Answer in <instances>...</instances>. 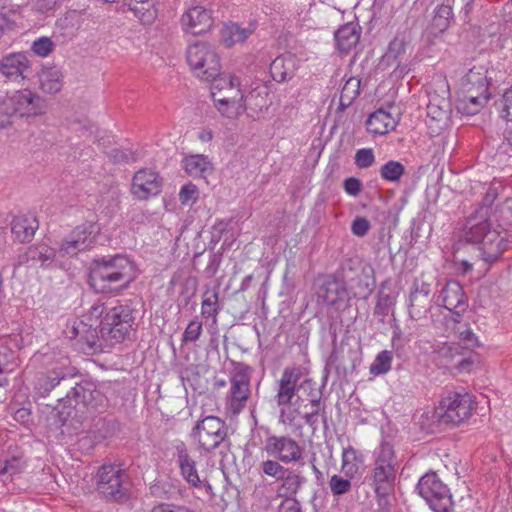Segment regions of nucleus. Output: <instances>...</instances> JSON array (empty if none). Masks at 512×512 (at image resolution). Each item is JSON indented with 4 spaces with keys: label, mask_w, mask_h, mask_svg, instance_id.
Returning <instances> with one entry per match:
<instances>
[{
    "label": "nucleus",
    "mask_w": 512,
    "mask_h": 512,
    "mask_svg": "<svg viewBox=\"0 0 512 512\" xmlns=\"http://www.w3.org/2000/svg\"><path fill=\"white\" fill-rule=\"evenodd\" d=\"M492 216H487V209L479 207L470 215L463 228L456 235L453 245L455 258L461 261L464 272L472 269L473 263L460 258V252L465 248H471L476 252V257L486 263L497 261L507 249L509 241L506 232L492 228Z\"/></svg>",
    "instance_id": "1"
},
{
    "label": "nucleus",
    "mask_w": 512,
    "mask_h": 512,
    "mask_svg": "<svg viewBox=\"0 0 512 512\" xmlns=\"http://www.w3.org/2000/svg\"><path fill=\"white\" fill-rule=\"evenodd\" d=\"M303 396L310 401L312 407L320 406L322 392L317 383L304 375L302 367H286L277 381V392L274 396L281 416L291 406L299 405Z\"/></svg>",
    "instance_id": "2"
},
{
    "label": "nucleus",
    "mask_w": 512,
    "mask_h": 512,
    "mask_svg": "<svg viewBox=\"0 0 512 512\" xmlns=\"http://www.w3.org/2000/svg\"><path fill=\"white\" fill-rule=\"evenodd\" d=\"M130 262L126 257L115 255L94 259L89 274V283L101 293L120 291L131 281Z\"/></svg>",
    "instance_id": "3"
},
{
    "label": "nucleus",
    "mask_w": 512,
    "mask_h": 512,
    "mask_svg": "<svg viewBox=\"0 0 512 512\" xmlns=\"http://www.w3.org/2000/svg\"><path fill=\"white\" fill-rule=\"evenodd\" d=\"M46 112L45 100L30 89L17 90L0 98V128L11 124L12 118H32Z\"/></svg>",
    "instance_id": "4"
},
{
    "label": "nucleus",
    "mask_w": 512,
    "mask_h": 512,
    "mask_svg": "<svg viewBox=\"0 0 512 512\" xmlns=\"http://www.w3.org/2000/svg\"><path fill=\"white\" fill-rule=\"evenodd\" d=\"M210 81H213L211 95L221 114L227 117L236 115L238 109L242 107L241 102L243 101L239 79L235 76L219 73Z\"/></svg>",
    "instance_id": "5"
},
{
    "label": "nucleus",
    "mask_w": 512,
    "mask_h": 512,
    "mask_svg": "<svg viewBox=\"0 0 512 512\" xmlns=\"http://www.w3.org/2000/svg\"><path fill=\"white\" fill-rule=\"evenodd\" d=\"M190 437L197 444L199 450L211 453L227 442L228 428L221 418L208 415L195 423Z\"/></svg>",
    "instance_id": "6"
},
{
    "label": "nucleus",
    "mask_w": 512,
    "mask_h": 512,
    "mask_svg": "<svg viewBox=\"0 0 512 512\" xmlns=\"http://www.w3.org/2000/svg\"><path fill=\"white\" fill-rule=\"evenodd\" d=\"M132 309L128 305H117L108 309L100 321L99 334L110 345L122 342L132 327Z\"/></svg>",
    "instance_id": "7"
},
{
    "label": "nucleus",
    "mask_w": 512,
    "mask_h": 512,
    "mask_svg": "<svg viewBox=\"0 0 512 512\" xmlns=\"http://www.w3.org/2000/svg\"><path fill=\"white\" fill-rule=\"evenodd\" d=\"M472 409L469 394L449 393L434 409L432 419L439 425H459L471 416Z\"/></svg>",
    "instance_id": "8"
},
{
    "label": "nucleus",
    "mask_w": 512,
    "mask_h": 512,
    "mask_svg": "<svg viewBox=\"0 0 512 512\" xmlns=\"http://www.w3.org/2000/svg\"><path fill=\"white\" fill-rule=\"evenodd\" d=\"M398 463L393 446L388 442L381 443L375 451V461L369 480L374 490L394 488Z\"/></svg>",
    "instance_id": "9"
},
{
    "label": "nucleus",
    "mask_w": 512,
    "mask_h": 512,
    "mask_svg": "<svg viewBox=\"0 0 512 512\" xmlns=\"http://www.w3.org/2000/svg\"><path fill=\"white\" fill-rule=\"evenodd\" d=\"M187 62L196 76L210 81L220 71V59L215 49L204 42L190 45L186 53Z\"/></svg>",
    "instance_id": "10"
},
{
    "label": "nucleus",
    "mask_w": 512,
    "mask_h": 512,
    "mask_svg": "<svg viewBox=\"0 0 512 512\" xmlns=\"http://www.w3.org/2000/svg\"><path fill=\"white\" fill-rule=\"evenodd\" d=\"M419 494L434 512H450L454 502L450 490L434 472L426 473L418 482Z\"/></svg>",
    "instance_id": "11"
},
{
    "label": "nucleus",
    "mask_w": 512,
    "mask_h": 512,
    "mask_svg": "<svg viewBox=\"0 0 512 512\" xmlns=\"http://www.w3.org/2000/svg\"><path fill=\"white\" fill-rule=\"evenodd\" d=\"M253 369L243 363H234V372L231 376L230 391L228 396L229 409L233 414H239L247 404L251 396L250 380Z\"/></svg>",
    "instance_id": "12"
},
{
    "label": "nucleus",
    "mask_w": 512,
    "mask_h": 512,
    "mask_svg": "<svg viewBox=\"0 0 512 512\" xmlns=\"http://www.w3.org/2000/svg\"><path fill=\"white\" fill-rule=\"evenodd\" d=\"M127 474L115 465H103L98 471V490L105 498L122 501L128 495Z\"/></svg>",
    "instance_id": "13"
},
{
    "label": "nucleus",
    "mask_w": 512,
    "mask_h": 512,
    "mask_svg": "<svg viewBox=\"0 0 512 512\" xmlns=\"http://www.w3.org/2000/svg\"><path fill=\"white\" fill-rule=\"evenodd\" d=\"M95 223L86 222L77 226L66 236L59 247L63 256H75L79 252L88 250L94 244Z\"/></svg>",
    "instance_id": "14"
},
{
    "label": "nucleus",
    "mask_w": 512,
    "mask_h": 512,
    "mask_svg": "<svg viewBox=\"0 0 512 512\" xmlns=\"http://www.w3.org/2000/svg\"><path fill=\"white\" fill-rule=\"evenodd\" d=\"M265 450L284 464L298 462L303 454L298 442L289 436H269L266 439Z\"/></svg>",
    "instance_id": "15"
},
{
    "label": "nucleus",
    "mask_w": 512,
    "mask_h": 512,
    "mask_svg": "<svg viewBox=\"0 0 512 512\" xmlns=\"http://www.w3.org/2000/svg\"><path fill=\"white\" fill-rule=\"evenodd\" d=\"M316 296L318 303L335 306L338 303H343L348 293L342 280L329 275L318 278L316 282Z\"/></svg>",
    "instance_id": "16"
},
{
    "label": "nucleus",
    "mask_w": 512,
    "mask_h": 512,
    "mask_svg": "<svg viewBox=\"0 0 512 512\" xmlns=\"http://www.w3.org/2000/svg\"><path fill=\"white\" fill-rule=\"evenodd\" d=\"M443 365L454 364L459 371H469L474 364L473 355H467L460 343H442L434 349Z\"/></svg>",
    "instance_id": "17"
},
{
    "label": "nucleus",
    "mask_w": 512,
    "mask_h": 512,
    "mask_svg": "<svg viewBox=\"0 0 512 512\" xmlns=\"http://www.w3.org/2000/svg\"><path fill=\"white\" fill-rule=\"evenodd\" d=\"M30 71V61L23 53H11L0 61V76L6 82L20 83Z\"/></svg>",
    "instance_id": "18"
},
{
    "label": "nucleus",
    "mask_w": 512,
    "mask_h": 512,
    "mask_svg": "<svg viewBox=\"0 0 512 512\" xmlns=\"http://www.w3.org/2000/svg\"><path fill=\"white\" fill-rule=\"evenodd\" d=\"M182 29L190 34L199 35L208 32L213 26L211 12L202 7L189 8L181 17Z\"/></svg>",
    "instance_id": "19"
},
{
    "label": "nucleus",
    "mask_w": 512,
    "mask_h": 512,
    "mask_svg": "<svg viewBox=\"0 0 512 512\" xmlns=\"http://www.w3.org/2000/svg\"><path fill=\"white\" fill-rule=\"evenodd\" d=\"M68 401L74 400L76 404H83L86 407L98 408L104 406L105 395L97 389L92 382H82L76 384L66 393Z\"/></svg>",
    "instance_id": "20"
},
{
    "label": "nucleus",
    "mask_w": 512,
    "mask_h": 512,
    "mask_svg": "<svg viewBox=\"0 0 512 512\" xmlns=\"http://www.w3.org/2000/svg\"><path fill=\"white\" fill-rule=\"evenodd\" d=\"M160 191L161 181L157 173L148 169H141L135 173L131 192L138 199H148L150 196L159 194Z\"/></svg>",
    "instance_id": "21"
},
{
    "label": "nucleus",
    "mask_w": 512,
    "mask_h": 512,
    "mask_svg": "<svg viewBox=\"0 0 512 512\" xmlns=\"http://www.w3.org/2000/svg\"><path fill=\"white\" fill-rule=\"evenodd\" d=\"M438 301L449 311L456 314L464 312L467 308V297L461 284L456 280H449L442 288Z\"/></svg>",
    "instance_id": "22"
},
{
    "label": "nucleus",
    "mask_w": 512,
    "mask_h": 512,
    "mask_svg": "<svg viewBox=\"0 0 512 512\" xmlns=\"http://www.w3.org/2000/svg\"><path fill=\"white\" fill-rule=\"evenodd\" d=\"M70 375L69 369L64 365L53 368L47 371V373H41L35 382V394L39 398H45L57 386L66 384Z\"/></svg>",
    "instance_id": "23"
},
{
    "label": "nucleus",
    "mask_w": 512,
    "mask_h": 512,
    "mask_svg": "<svg viewBox=\"0 0 512 512\" xmlns=\"http://www.w3.org/2000/svg\"><path fill=\"white\" fill-rule=\"evenodd\" d=\"M451 114V105L448 99L433 94L429 98L427 105V118L430 127L435 130H441L449 122Z\"/></svg>",
    "instance_id": "24"
},
{
    "label": "nucleus",
    "mask_w": 512,
    "mask_h": 512,
    "mask_svg": "<svg viewBox=\"0 0 512 512\" xmlns=\"http://www.w3.org/2000/svg\"><path fill=\"white\" fill-rule=\"evenodd\" d=\"M177 462L183 478L193 487L200 488L203 485V481L200 479L196 462L188 452L187 447L184 443H180L176 446Z\"/></svg>",
    "instance_id": "25"
},
{
    "label": "nucleus",
    "mask_w": 512,
    "mask_h": 512,
    "mask_svg": "<svg viewBox=\"0 0 512 512\" xmlns=\"http://www.w3.org/2000/svg\"><path fill=\"white\" fill-rule=\"evenodd\" d=\"M38 220L33 215H18L11 223V232L20 243L30 242L38 229Z\"/></svg>",
    "instance_id": "26"
},
{
    "label": "nucleus",
    "mask_w": 512,
    "mask_h": 512,
    "mask_svg": "<svg viewBox=\"0 0 512 512\" xmlns=\"http://www.w3.org/2000/svg\"><path fill=\"white\" fill-rule=\"evenodd\" d=\"M461 92H488L487 70L483 66H473L461 78Z\"/></svg>",
    "instance_id": "27"
},
{
    "label": "nucleus",
    "mask_w": 512,
    "mask_h": 512,
    "mask_svg": "<svg viewBox=\"0 0 512 512\" xmlns=\"http://www.w3.org/2000/svg\"><path fill=\"white\" fill-rule=\"evenodd\" d=\"M297 70V59L292 54H285L275 58L270 64V73L277 82L291 79Z\"/></svg>",
    "instance_id": "28"
},
{
    "label": "nucleus",
    "mask_w": 512,
    "mask_h": 512,
    "mask_svg": "<svg viewBox=\"0 0 512 512\" xmlns=\"http://www.w3.org/2000/svg\"><path fill=\"white\" fill-rule=\"evenodd\" d=\"M396 125L397 120L382 108L373 112L366 121L367 131L374 135H384L393 130Z\"/></svg>",
    "instance_id": "29"
},
{
    "label": "nucleus",
    "mask_w": 512,
    "mask_h": 512,
    "mask_svg": "<svg viewBox=\"0 0 512 512\" xmlns=\"http://www.w3.org/2000/svg\"><path fill=\"white\" fill-rule=\"evenodd\" d=\"M360 39V27L355 23H347L335 32V41L339 51L350 52Z\"/></svg>",
    "instance_id": "30"
},
{
    "label": "nucleus",
    "mask_w": 512,
    "mask_h": 512,
    "mask_svg": "<svg viewBox=\"0 0 512 512\" xmlns=\"http://www.w3.org/2000/svg\"><path fill=\"white\" fill-rule=\"evenodd\" d=\"M63 86V74L55 66L44 67L39 73V87L48 94L58 93Z\"/></svg>",
    "instance_id": "31"
},
{
    "label": "nucleus",
    "mask_w": 512,
    "mask_h": 512,
    "mask_svg": "<svg viewBox=\"0 0 512 512\" xmlns=\"http://www.w3.org/2000/svg\"><path fill=\"white\" fill-rule=\"evenodd\" d=\"M462 96L457 101V109L466 115L476 114L489 99V93L461 92Z\"/></svg>",
    "instance_id": "32"
},
{
    "label": "nucleus",
    "mask_w": 512,
    "mask_h": 512,
    "mask_svg": "<svg viewBox=\"0 0 512 512\" xmlns=\"http://www.w3.org/2000/svg\"><path fill=\"white\" fill-rule=\"evenodd\" d=\"M245 107L255 113L267 110L271 104L269 99V90L265 85H258L253 88L245 97L243 96Z\"/></svg>",
    "instance_id": "33"
},
{
    "label": "nucleus",
    "mask_w": 512,
    "mask_h": 512,
    "mask_svg": "<svg viewBox=\"0 0 512 512\" xmlns=\"http://www.w3.org/2000/svg\"><path fill=\"white\" fill-rule=\"evenodd\" d=\"M27 261H31L33 265L40 267H49L55 260L56 251L54 248L41 243L30 246L26 251Z\"/></svg>",
    "instance_id": "34"
},
{
    "label": "nucleus",
    "mask_w": 512,
    "mask_h": 512,
    "mask_svg": "<svg viewBox=\"0 0 512 512\" xmlns=\"http://www.w3.org/2000/svg\"><path fill=\"white\" fill-rule=\"evenodd\" d=\"M186 172L193 177H205L206 172L212 169L209 160L203 155H191L184 160Z\"/></svg>",
    "instance_id": "35"
},
{
    "label": "nucleus",
    "mask_w": 512,
    "mask_h": 512,
    "mask_svg": "<svg viewBox=\"0 0 512 512\" xmlns=\"http://www.w3.org/2000/svg\"><path fill=\"white\" fill-rule=\"evenodd\" d=\"M361 80L357 77L349 78L340 93L339 108L344 110L348 108L360 93Z\"/></svg>",
    "instance_id": "36"
},
{
    "label": "nucleus",
    "mask_w": 512,
    "mask_h": 512,
    "mask_svg": "<svg viewBox=\"0 0 512 512\" xmlns=\"http://www.w3.org/2000/svg\"><path fill=\"white\" fill-rule=\"evenodd\" d=\"M280 480H283L280 487V490L283 491L281 495L286 498L295 496L305 483V478L303 476L290 469H288V472L284 474V477L280 478Z\"/></svg>",
    "instance_id": "37"
},
{
    "label": "nucleus",
    "mask_w": 512,
    "mask_h": 512,
    "mask_svg": "<svg viewBox=\"0 0 512 512\" xmlns=\"http://www.w3.org/2000/svg\"><path fill=\"white\" fill-rule=\"evenodd\" d=\"M220 311L219 306V291L214 288L212 291L206 290L203 294V300L201 305V315L205 318L216 319Z\"/></svg>",
    "instance_id": "38"
},
{
    "label": "nucleus",
    "mask_w": 512,
    "mask_h": 512,
    "mask_svg": "<svg viewBox=\"0 0 512 512\" xmlns=\"http://www.w3.org/2000/svg\"><path fill=\"white\" fill-rule=\"evenodd\" d=\"M431 308V299L424 295L410 294L409 315L414 320L425 318Z\"/></svg>",
    "instance_id": "39"
},
{
    "label": "nucleus",
    "mask_w": 512,
    "mask_h": 512,
    "mask_svg": "<svg viewBox=\"0 0 512 512\" xmlns=\"http://www.w3.org/2000/svg\"><path fill=\"white\" fill-rule=\"evenodd\" d=\"M506 126L503 131V139L500 143L496 139H492L489 144L496 149L498 156H512V119H506Z\"/></svg>",
    "instance_id": "40"
},
{
    "label": "nucleus",
    "mask_w": 512,
    "mask_h": 512,
    "mask_svg": "<svg viewBox=\"0 0 512 512\" xmlns=\"http://www.w3.org/2000/svg\"><path fill=\"white\" fill-rule=\"evenodd\" d=\"M495 222L503 228V233H507V228L512 227V198H507L503 203L498 205L492 214Z\"/></svg>",
    "instance_id": "41"
},
{
    "label": "nucleus",
    "mask_w": 512,
    "mask_h": 512,
    "mask_svg": "<svg viewBox=\"0 0 512 512\" xmlns=\"http://www.w3.org/2000/svg\"><path fill=\"white\" fill-rule=\"evenodd\" d=\"M25 468V461L20 456H13L4 461L3 467L0 469V478L6 483L12 481L15 475L20 474Z\"/></svg>",
    "instance_id": "42"
},
{
    "label": "nucleus",
    "mask_w": 512,
    "mask_h": 512,
    "mask_svg": "<svg viewBox=\"0 0 512 512\" xmlns=\"http://www.w3.org/2000/svg\"><path fill=\"white\" fill-rule=\"evenodd\" d=\"M130 11L133 12V14L139 18V20L143 24H150L154 21L156 18V9L154 7V0L152 1H144V3H140L138 5H135L133 3V7L129 8Z\"/></svg>",
    "instance_id": "43"
},
{
    "label": "nucleus",
    "mask_w": 512,
    "mask_h": 512,
    "mask_svg": "<svg viewBox=\"0 0 512 512\" xmlns=\"http://www.w3.org/2000/svg\"><path fill=\"white\" fill-rule=\"evenodd\" d=\"M380 176L390 182H398L405 173V167L398 161L390 160L380 168Z\"/></svg>",
    "instance_id": "44"
},
{
    "label": "nucleus",
    "mask_w": 512,
    "mask_h": 512,
    "mask_svg": "<svg viewBox=\"0 0 512 512\" xmlns=\"http://www.w3.org/2000/svg\"><path fill=\"white\" fill-rule=\"evenodd\" d=\"M392 353L384 350L380 352L370 366V373L373 375L385 374L391 369Z\"/></svg>",
    "instance_id": "45"
},
{
    "label": "nucleus",
    "mask_w": 512,
    "mask_h": 512,
    "mask_svg": "<svg viewBox=\"0 0 512 512\" xmlns=\"http://www.w3.org/2000/svg\"><path fill=\"white\" fill-rule=\"evenodd\" d=\"M452 15V8L449 5H440L435 11L432 25L442 32L449 27Z\"/></svg>",
    "instance_id": "46"
},
{
    "label": "nucleus",
    "mask_w": 512,
    "mask_h": 512,
    "mask_svg": "<svg viewBox=\"0 0 512 512\" xmlns=\"http://www.w3.org/2000/svg\"><path fill=\"white\" fill-rule=\"evenodd\" d=\"M261 471L276 480H280V478L284 477V474L288 472V469L282 466L279 460H266L261 463Z\"/></svg>",
    "instance_id": "47"
},
{
    "label": "nucleus",
    "mask_w": 512,
    "mask_h": 512,
    "mask_svg": "<svg viewBox=\"0 0 512 512\" xmlns=\"http://www.w3.org/2000/svg\"><path fill=\"white\" fill-rule=\"evenodd\" d=\"M202 331V322L198 319V317H195L188 323L182 335V343L187 344L190 342H196L200 338Z\"/></svg>",
    "instance_id": "48"
},
{
    "label": "nucleus",
    "mask_w": 512,
    "mask_h": 512,
    "mask_svg": "<svg viewBox=\"0 0 512 512\" xmlns=\"http://www.w3.org/2000/svg\"><path fill=\"white\" fill-rule=\"evenodd\" d=\"M377 497V504L381 512H390L394 500V488L374 490Z\"/></svg>",
    "instance_id": "49"
},
{
    "label": "nucleus",
    "mask_w": 512,
    "mask_h": 512,
    "mask_svg": "<svg viewBox=\"0 0 512 512\" xmlns=\"http://www.w3.org/2000/svg\"><path fill=\"white\" fill-rule=\"evenodd\" d=\"M406 44L403 39L395 38L390 42L387 53L385 54V58L388 62L394 61L397 65L400 64L398 59L405 52Z\"/></svg>",
    "instance_id": "50"
},
{
    "label": "nucleus",
    "mask_w": 512,
    "mask_h": 512,
    "mask_svg": "<svg viewBox=\"0 0 512 512\" xmlns=\"http://www.w3.org/2000/svg\"><path fill=\"white\" fill-rule=\"evenodd\" d=\"M55 48V44L48 37H41L32 44V51L40 57L48 56Z\"/></svg>",
    "instance_id": "51"
},
{
    "label": "nucleus",
    "mask_w": 512,
    "mask_h": 512,
    "mask_svg": "<svg viewBox=\"0 0 512 512\" xmlns=\"http://www.w3.org/2000/svg\"><path fill=\"white\" fill-rule=\"evenodd\" d=\"M498 105L501 116L505 119H512V85L505 90Z\"/></svg>",
    "instance_id": "52"
},
{
    "label": "nucleus",
    "mask_w": 512,
    "mask_h": 512,
    "mask_svg": "<svg viewBox=\"0 0 512 512\" xmlns=\"http://www.w3.org/2000/svg\"><path fill=\"white\" fill-rule=\"evenodd\" d=\"M375 156L371 148L359 149L355 154V164L359 168H368L373 165Z\"/></svg>",
    "instance_id": "53"
},
{
    "label": "nucleus",
    "mask_w": 512,
    "mask_h": 512,
    "mask_svg": "<svg viewBox=\"0 0 512 512\" xmlns=\"http://www.w3.org/2000/svg\"><path fill=\"white\" fill-rule=\"evenodd\" d=\"M330 489L333 495L339 496L347 493L351 488V482L338 475H333L330 479Z\"/></svg>",
    "instance_id": "54"
},
{
    "label": "nucleus",
    "mask_w": 512,
    "mask_h": 512,
    "mask_svg": "<svg viewBox=\"0 0 512 512\" xmlns=\"http://www.w3.org/2000/svg\"><path fill=\"white\" fill-rule=\"evenodd\" d=\"M459 339L464 344L463 349L467 355H472V348L478 346V340L470 328H466L459 332Z\"/></svg>",
    "instance_id": "55"
},
{
    "label": "nucleus",
    "mask_w": 512,
    "mask_h": 512,
    "mask_svg": "<svg viewBox=\"0 0 512 512\" xmlns=\"http://www.w3.org/2000/svg\"><path fill=\"white\" fill-rule=\"evenodd\" d=\"M254 31L253 28H241L236 24L229 27V34L232 43L244 42Z\"/></svg>",
    "instance_id": "56"
},
{
    "label": "nucleus",
    "mask_w": 512,
    "mask_h": 512,
    "mask_svg": "<svg viewBox=\"0 0 512 512\" xmlns=\"http://www.w3.org/2000/svg\"><path fill=\"white\" fill-rule=\"evenodd\" d=\"M198 198V190L197 187L193 184L184 185L179 192V200L182 204H187L189 202H195Z\"/></svg>",
    "instance_id": "57"
},
{
    "label": "nucleus",
    "mask_w": 512,
    "mask_h": 512,
    "mask_svg": "<svg viewBox=\"0 0 512 512\" xmlns=\"http://www.w3.org/2000/svg\"><path fill=\"white\" fill-rule=\"evenodd\" d=\"M108 157L114 163H128L134 161V156L130 151L114 148L108 153Z\"/></svg>",
    "instance_id": "58"
},
{
    "label": "nucleus",
    "mask_w": 512,
    "mask_h": 512,
    "mask_svg": "<svg viewBox=\"0 0 512 512\" xmlns=\"http://www.w3.org/2000/svg\"><path fill=\"white\" fill-rule=\"evenodd\" d=\"M370 229L369 221L364 217H356L351 225V231L355 236L363 237Z\"/></svg>",
    "instance_id": "59"
},
{
    "label": "nucleus",
    "mask_w": 512,
    "mask_h": 512,
    "mask_svg": "<svg viewBox=\"0 0 512 512\" xmlns=\"http://www.w3.org/2000/svg\"><path fill=\"white\" fill-rule=\"evenodd\" d=\"M151 512H194V511L185 505L160 503V504L155 505L151 509Z\"/></svg>",
    "instance_id": "60"
},
{
    "label": "nucleus",
    "mask_w": 512,
    "mask_h": 512,
    "mask_svg": "<svg viewBox=\"0 0 512 512\" xmlns=\"http://www.w3.org/2000/svg\"><path fill=\"white\" fill-rule=\"evenodd\" d=\"M392 305V298L387 294H380L375 308V313L380 315H387L389 308Z\"/></svg>",
    "instance_id": "61"
},
{
    "label": "nucleus",
    "mask_w": 512,
    "mask_h": 512,
    "mask_svg": "<svg viewBox=\"0 0 512 512\" xmlns=\"http://www.w3.org/2000/svg\"><path fill=\"white\" fill-rule=\"evenodd\" d=\"M57 396L58 405L53 409L52 415L56 423L59 425H64L70 415V411L60 410V405L63 401V398L61 397V394H58Z\"/></svg>",
    "instance_id": "62"
},
{
    "label": "nucleus",
    "mask_w": 512,
    "mask_h": 512,
    "mask_svg": "<svg viewBox=\"0 0 512 512\" xmlns=\"http://www.w3.org/2000/svg\"><path fill=\"white\" fill-rule=\"evenodd\" d=\"M362 183L359 179L351 177L344 181L345 191L352 196H357L361 192Z\"/></svg>",
    "instance_id": "63"
},
{
    "label": "nucleus",
    "mask_w": 512,
    "mask_h": 512,
    "mask_svg": "<svg viewBox=\"0 0 512 512\" xmlns=\"http://www.w3.org/2000/svg\"><path fill=\"white\" fill-rule=\"evenodd\" d=\"M32 3L36 11L46 13L55 7L57 0H32Z\"/></svg>",
    "instance_id": "64"
}]
</instances>
